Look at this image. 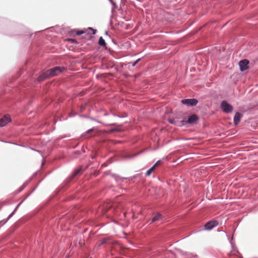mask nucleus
Instances as JSON below:
<instances>
[{
  "label": "nucleus",
  "instance_id": "obj_39",
  "mask_svg": "<svg viewBox=\"0 0 258 258\" xmlns=\"http://www.w3.org/2000/svg\"><path fill=\"white\" fill-rule=\"evenodd\" d=\"M37 186H36V187H35L33 189V190L32 191V192L34 191L36 189V188H37Z\"/></svg>",
  "mask_w": 258,
  "mask_h": 258
},
{
  "label": "nucleus",
  "instance_id": "obj_29",
  "mask_svg": "<svg viewBox=\"0 0 258 258\" xmlns=\"http://www.w3.org/2000/svg\"><path fill=\"white\" fill-rule=\"evenodd\" d=\"M88 29L92 31L93 34H95L96 33L97 30L96 29H94L91 27H89Z\"/></svg>",
  "mask_w": 258,
  "mask_h": 258
},
{
  "label": "nucleus",
  "instance_id": "obj_36",
  "mask_svg": "<svg viewBox=\"0 0 258 258\" xmlns=\"http://www.w3.org/2000/svg\"><path fill=\"white\" fill-rule=\"evenodd\" d=\"M81 116H82V117H84V118H90V117H89V116H87V115H81Z\"/></svg>",
  "mask_w": 258,
  "mask_h": 258
},
{
  "label": "nucleus",
  "instance_id": "obj_30",
  "mask_svg": "<svg viewBox=\"0 0 258 258\" xmlns=\"http://www.w3.org/2000/svg\"><path fill=\"white\" fill-rule=\"evenodd\" d=\"M233 237H232L231 239L229 240L230 243L231 244V247L232 248H233L234 246H235L234 243L232 242Z\"/></svg>",
  "mask_w": 258,
  "mask_h": 258
},
{
  "label": "nucleus",
  "instance_id": "obj_21",
  "mask_svg": "<svg viewBox=\"0 0 258 258\" xmlns=\"http://www.w3.org/2000/svg\"><path fill=\"white\" fill-rule=\"evenodd\" d=\"M112 177H114L116 180H117V178H120L122 180L127 179V178H126V177H120L118 175H116L115 174H112Z\"/></svg>",
  "mask_w": 258,
  "mask_h": 258
},
{
  "label": "nucleus",
  "instance_id": "obj_26",
  "mask_svg": "<svg viewBox=\"0 0 258 258\" xmlns=\"http://www.w3.org/2000/svg\"><path fill=\"white\" fill-rule=\"evenodd\" d=\"M153 171L150 170V169H149L146 172L145 174L146 176H149Z\"/></svg>",
  "mask_w": 258,
  "mask_h": 258
},
{
  "label": "nucleus",
  "instance_id": "obj_16",
  "mask_svg": "<svg viewBox=\"0 0 258 258\" xmlns=\"http://www.w3.org/2000/svg\"><path fill=\"white\" fill-rule=\"evenodd\" d=\"M21 204V203H20L19 204H18L17 205V206L16 207V208L14 209V210L9 215V216L8 217V218H7L6 220L5 221V222L3 223V225L5 224L14 214L15 211H16L17 209L18 208V207L19 206V205Z\"/></svg>",
  "mask_w": 258,
  "mask_h": 258
},
{
  "label": "nucleus",
  "instance_id": "obj_35",
  "mask_svg": "<svg viewBox=\"0 0 258 258\" xmlns=\"http://www.w3.org/2000/svg\"><path fill=\"white\" fill-rule=\"evenodd\" d=\"M68 40L71 42H77L76 40L73 39H69Z\"/></svg>",
  "mask_w": 258,
  "mask_h": 258
},
{
  "label": "nucleus",
  "instance_id": "obj_15",
  "mask_svg": "<svg viewBox=\"0 0 258 258\" xmlns=\"http://www.w3.org/2000/svg\"><path fill=\"white\" fill-rule=\"evenodd\" d=\"M21 204V203H20L19 204H18L17 205V206L16 207V208L14 209V210L9 215V216L8 217V218H7L6 220L5 221V222L3 223V225L5 224L14 214L15 211H16L17 209L18 208V207L19 206V205Z\"/></svg>",
  "mask_w": 258,
  "mask_h": 258
},
{
  "label": "nucleus",
  "instance_id": "obj_10",
  "mask_svg": "<svg viewBox=\"0 0 258 258\" xmlns=\"http://www.w3.org/2000/svg\"><path fill=\"white\" fill-rule=\"evenodd\" d=\"M50 78L49 74H47V71L45 72L41 73L39 76L37 78V81L38 82H42L44 80Z\"/></svg>",
  "mask_w": 258,
  "mask_h": 258
},
{
  "label": "nucleus",
  "instance_id": "obj_34",
  "mask_svg": "<svg viewBox=\"0 0 258 258\" xmlns=\"http://www.w3.org/2000/svg\"><path fill=\"white\" fill-rule=\"evenodd\" d=\"M109 2L113 6L115 5V3L112 0H108Z\"/></svg>",
  "mask_w": 258,
  "mask_h": 258
},
{
  "label": "nucleus",
  "instance_id": "obj_2",
  "mask_svg": "<svg viewBox=\"0 0 258 258\" xmlns=\"http://www.w3.org/2000/svg\"><path fill=\"white\" fill-rule=\"evenodd\" d=\"M220 108L226 113H231L233 110V107L226 100H223L221 102Z\"/></svg>",
  "mask_w": 258,
  "mask_h": 258
},
{
  "label": "nucleus",
  "instance_id": "obj_23",
  "mask_svg": "<svg viewBox=\"0 0 258 258\" xmlns=\"http://www.w3.org/2000/svg\"><path fill=\"white\" fill-rule=\"evenodd\" d=\"M26 185V183L23 184V185L19 189L18 192H21L25 188Z\"/></svg>",
  "mask_w": 258,
  "mask_h": 258
},
{
  "label": "nucleus",
  "instance_id": "obj_40",
  "mask_svg": "<svg viewBox=\"0 0 258 258\" xmlns=\"http://www.w3.org/2000/svg\"><path fill=\"white\" fill-rule=\"evenodd\" d=\"M113 125V124H106V125Z\"/></svg>",
  "mask_w": 258,
  "mask_h": 258
},
{
  "label": "nucleus",
  "instance_id": "obj_3",
  "mask_svg": "<svg viewBox=\"0 0 258 258\" xmlns=\"http://www.w3.org/2000/svg\"><path fill=\"white\" fill-rule=\"evenodd\" d=\"M182 104L186 105L187 106H195L198 103V100L195 98L184 99L181 101Z\"/></svg>",
  "mask_w": 258,
  "mask_h": 258
},
{
  "label": "nucleus",
  "instance_id": "obj_41",
  "mask_svg": "<svg viewBox=\"0 0 258 258\" xmlns=\"http://www.w3.org/2000/svg\"><path fill=\"white\" fill-rule=\"evenodd\" d=\"M96 121H97V120H96ZM97 122H99V123H101V122L99 121H97Z\"/></svg>",
  "mask_w": 258,
  "mask_h": 258
},
{
  "label": "nucleus",
  "instance_id": "obj_7",
  "mask_svg": "<svg viewBox=\"0 0 258 258\" xmlns=\"http://www.w3.org/2000/svg\"><path fill=\"white\" fill-rule=\"evenodd\" d=\"M249 61L247 59H243L239 62L240 70L243 72L248 68Z\"/></svg>",
  "mask_w": 258,
  "mask_h": 258
},
{
  "label": "nucleus",
  "instance_id": "obj_19",
  "mask_svg": "<svg viewBox=\"0 0 258 258\" xmlns=\"http://www.w3.org/2000/svg\"><path fill=\"white\" fill-rule=\"evenodd\" d=\"M108 240V239L107 238L102 239V240H100V243L98 244L97 247H99L102 245H103L105 243H106Z\"/></svg>",
  "mask_w": 258,
  "mask_h": 258
},
{
  "label": "nucleus",
  "instance_id": "obj_20",
  "mask_svg": "<svg viewBox=\"0 0 258 258\" xmlns=\"http://www.w3.org/2000/svg\"><path fill=\"white\" fill-rule=\"evenodd\" d=\"M94 128H91V129H89L85 133V134H84L83 136L85 138H89L90 137V136L89 135V134L93 132V131H94Z\"/></svg>",
  "mask_w": 258,
  "mask_h": 258
},
{
  "label": "nucleus",
  "instance_id": "obj_28",
  "mask_svg": "<svg viewBox=\"0 0 258 258\" xmlns=\"http://www.w3.org/2000/svg\"><path fill=\"white\" fill-rule=\"evenodd\" d=\"M88 29L92 31L93 34H95L96 33L97 30L96 29H94L91 27H89Z\"/></svg>",
  "mask_w": 258,
  "mask_h": 258
},
{
  "label": "nucleus",
  "instance_id": "obj_25",
  "mask_svg": "<svg viewBox=\"0 0 258 258\" xmlns=\"http://www.w3.org/2000/svg\"><path fill=\"white\" fill-rule=\"evenodd\" d=\"M113 115L114 116H117V117H120V118H124V117H125L127 116L126 114H125V115H117V114H115V113H113Z\"/></svg>",
  "mask_w": 258,
  "mask_h": 258
},
{
  "label": "nucleus",
  "instance_id": "obj_14",
  "mask_svg": "<svg viewBox=\"0 0 258 258\" xmlns=\"http://www.w3.org/2000/svg\"><path fill=\"white\" fill-rule=\"evenodd\" d=\"M21 204V203H20L19 204H18L17 205V206L16 207V208L14 209V210L9 215V216L8 217V218H7L6 220L5 221V222L3 223V225L5 224L14 214L15 211H16L17 209L18 208V207L19 206V205Z\"/></svg>",
  "mask_w": 258,
  "mask_h": 258
},
{
  "label": "nucleus",
  "instance_id": "obj_12",
  "mask_svg": "<svg viewBox=\"0 0 258 258\" xmlns=\"http://www.w3.org/2000/svg\"><path fill=\"white\" fill-rule=\"evenodd\" d=\"M141 59V58H139L137 59L135 61H132L127 63L126 65L128 66V68L130 69V66L131 65L132 67H135Z\"/></svg>",
  "mask_w": 258,
  "mask_h": 258
},
{
  "label": "nucleus",
  "instance_id": "obj_9",
  "mask_svg": "<svg viewBox=\"0 0 258 258\" xmlns=\"http://www.w3.org/2000/svg\"><path fill=\"white\" fill-rule=\"evenodd\" d=\"M242 116V114L239 112H236L235 113L233 118L234 124L235 125H237L239 123Z\"/></svg>",
  "mask_w": 258,
  "mask_h": 258
},
{
  "label": "nucleus",
  "instance_id": "obj_13",
  "mask_svg": "<svg viewBox=\"0 0 258 258\" xmlns=\"http://www.w3.org/2000/svg\"><path fill=\"white\" fill-rule=\"evenodd\" d=\"M98 44L100 46L106 47V43L105 42V40L102 37H100L99 39Z\"/></svg>",
  "mask_w": 258,
  "mask_h": 258
},
{
  "label": "nucleus",
  "instance_id": "obj_18",
  "mask_svg": "<svg viewBox=\"0 0 258 258\" xmlns=\"http://www.w3.org/2000/svg\"><path fill=\"white\" fill-rule=\"evenodd\" d=\"M143 151H140L139 152H137V153L136 154H132V155H128L126 157V158H127V159H132V158H133L134 157H135L136 156L140 155V154H141L142 153H143Z\"/></svg>",
  "mask_w": 258,
  "mask_h": 258
},
{
  "label": "nucleus",
  "instance_id": "obj_37",
  "mask_svg": "<svg viewBox=\"0 0 258 258\" xmlns=\"http://www.w3.org/2000/svg\"><path fill=\"white\" fill-rule=\"evenodd\" d=\"M91 120H96L94 118H92V117H90L89 118Z\"/></svg>",
  "mask_w": 258,
  "mask_h": 258
},
{
  "label": "nucleus",
  "instance_id": "obj_6",
  "mask_svg": "<svg viewBox=\"0 0 258 258\" xmlns=\"http://www.w3.org/2000/svg\"><path fill=\"white\" fill-rule=\"evenodd\" d=\"M218 225V222L216 220H211L207 222L205 224V229L210 230Z\"/></svg>",
  "mask_w": 258,
  "mask_h": 258
},
{
  "label": "nucleus",
  "instance_id": "obj_31",
  "mask_svg": "<svg viewBox=\"0 0 258 258\" xmlns=\"http://www.w3.org/2000/svg\"><path fill=\"white\" fill-rule=\"evenodd\" d=\"M84 33V32L82 30H79L78 31H77L76 32V34L77 35H81V34Z\"/></svg>",
  "mask_w": 258,
  "mask_h": 258
},
{
  "label": "nucleus",
  "instance_id": "obj_33",
  "mask_svg": "<svg viewBox=\"0 0 258 258\" xmlns=\"http://www.w3.org/2000/svg\"><path fill=\"white\" fill-rule=\"evenodd\" d=\"M156 166L154 165L153 166H152L150 169V170H151L152 171H154V170L155 169Z\"/></svg>",
  "mask_w": 258,
  "mask_h": 258
},
{
  "label": "nucleus",
  "instance_id": "obj_4",
  "mask_svg": "<svg viewBox=\"0 0 258 258\" xmlns=\"http://www.w3.org/2000/svg\"><path fill=\"white\" fill-rule=\"evenodd\" d=\"M199 119V117L197 114H192L188 117L187 121H185V124L186 123L189 124H197Z\"/></svg>",
  "mask_w": 258,
  "mask_h": 258
},
{
  "label": "nucleus",
  "instance_id": "obj_17",
  "mask_svg": "<svg viewBox=\"0 0 258 258\" xmlns=\"http://www.w3.org/2000/svg\"><path fill=\"white\" fill-rule=\"evenodd\" d=\"M81 170H82V167H79V168L75 169L72 174V177H74L76 176L81 171Z\"/></svg>",
  "mask_w": 258,
  "mask_h": 258
},
{
  "label": "nucleus",
  "instance_id": "obj_11",
  "mask_svg": "<svg viewBox=\"0 0 258 258\" xmlns=\"http://www.w3.org/2000/svg\"><path fill=\"white\" fill-rule=\"evenodd\" d=\"M163 218V216L159 213H157L152 218V221L153 222L158 221Z\"/></svg>",
  "mask_w": 258,
  "mask_h": 258
},
{
  "label": "nucleus",
  "instance_id": "obj_1",
  "mask_svg": "<svg viewBox=\"0 0 258 258\" xmlns=\"http://www.w3.org/2000/svg\"><path fill=\"white\" fill-rule=\"evenodd\" d=\"M63 67H55L50 69L47 70V74H49L50 78L55 76L58 75V74L62 73L64 70Z\"/></svg>",
  "mask_w": 258,
  "mask_h": 258
},
{
  "label": "nucleus",
  "instance_id": "obj_22",
  "mask_svg": "<svg viewBox=\"0 0 258 258\" xmlns=\"http://www.w3.org/2000/svg\"><path fill=\"white\" fill-rule=\"evenodd\" d=\"M85 109V104L82 105L79 107V111L80 112H83Z\"/></svg>",
  "mask_w": 258,
  "mask_h": 258
},
{
  "label": "nucleus",
  "instance_id": "obj_38",
  "mask_svg": "<svg viewBox=\"0 0 258 258\" xmlns=\"http://www.w3.org/2000/svg\"><path fill=\"white\" fill-rule=\"evenodd\" d=\"M105 35H109L108 31H105Z\"/></svg>",
  "mask_w": 258,
  "mask_h": 258
},
{
  "label": "nucleus",
  "instance_id": "obj_32",
  "mask_svg": "<svg viewBox=\"0 0 258 258\" xmlns=\"http://www.w3.org/2000/svg\"><path fill=\"white\" fill-rule=\"evenodd\" d=\"M161 160H159L156 162V163L154 164V165L156 167L158 165H160L161 164Z\"/></svg>",
  "mask_w": 258,
  "mask_h": 258
},
{
  "label": "nucleus",
  "instance_id": "obj_27",
  "mask_svg": "<svg viewBox=\"0 0 258 258\" xmlns=\"http://www.w3.org/2000/svg\"><path fill=\"white\" fill-rule=\"evenodd\" d=\"M88 29L92 31L93 34H95L96 33L97 30L96 29H94L91 27H89Z\"/></svg>",
  "mask_w": 258,
  "mask_h": 258
},
{
  "label": "nucleus",
  "instance_id": "obj_8",
  "mask_svg": "<svg viewBox=\"0 0 258 258\" xmlns=\"http://www.w3.org/2000/svg\"><path fill=\"white\" fill-rule=\"evenodd\" d=\"M168 122L172 124L178 126H181L185 125V121L184 120H182L181 121H179L178 120H175L174 119H170L168 120Z\"/></svg>",
  "mask_w": 258,
  "mask_h": 258
},
{
  "label": "nucleus",
  "instance_id": "obj_24",
  "mask_svg": "<svg viewBox=\"0 0 258 258\" xmlns=\"http://www.w3.org/2000/svg\"><path fill=\"white\" fill-rule=\"evenodd\" d=\"M77 115V113H75V112H74L73 111H72L70 113H69V117H73V116H75L76 115Z\"/></svg>",
  "mask_w": 258,
  "mask_h": 258
},
{
  "label": "nucleus",
  "instance_id": "obj_5",
  "mask_svg": "<svg viewBox=\"0 0 258 258\" xmlns=\"http://www.w3.org/2000/svg\"><path fill=\"white\" fill-rule=\"evenodd\" d=\"M11 121V116L9 114L5 115L0 118V127H3Z\"/></svg>",
  "mask_w": 258,
  "mask_h": 258
}]
</instances>
